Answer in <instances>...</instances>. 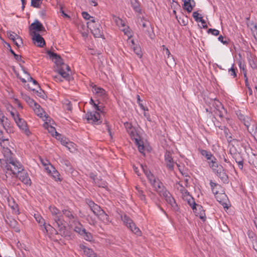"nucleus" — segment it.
Segmentation results:
<instances>
[{"mask_svg":"<svg viewBox=\"0 0 257 257\" xmlns=\"http://www.w3.org/2000/svg\"><path fill=\"white\" fill-rule=\"evenodd\" d=\"M47 129L49 132L52 134V135H54L55 134L56 136H57L59 137H61V135L56 132L54 127L52 126H48Z\"/></svg>","mask_w":257,"mask_h":257,"instance_id":"nucleus-52","label":"nucleus"},{"mask_svg":"<svg viewBox=\"0 0 257 257\" xmlns=\"http://www.w3.org/2000/svg\"><path fill=\"white\" fill-rule=\"evenodd\" d=\"M217 201L219 202L224 208H228L229 202L227 195L224 193H218L215 194Z\"/></svg>","mask_w":257,"mask_h":257,"instance_id":"nucleus-14","label":"nucleus"},{"mask_svg":"<svg viewBox=\"0 0 257 257\" xmlns=\"http://www.w3.org/2000/svg\"><path fill=\"white\" fill-rule=\"evenodd\" d=\"M2 168L6 172V176L17 175V177L24 184L30 186L31 180L26 170L24 169L21 163L16 159H9L7 163L2 161Z\"/></svg>","mask_w":257,"mask_h":257,"instance_id":"nucleus-1","label":"nucleus"},{"mask_svg":"<svg viewBox=\"0 0 257 257\" xmlns=\"http://www.w3.org/2000/svg\"><path fill=\"white\" fill-rule=\"evenodd\" d=\"M49 209L54 220V226H57L61 236H65L67 235L66 226L64 225V219L63 218L62 212L55 206H50Z\"/></svg>","mask_w":257,"mask_h":257,"instance_id":"nucleus-2","label":"nucleus"},{"mask_svg":"<svg viewBox=\"0 0 257 257\" xmlns=\"http://www.w3.org/2000/svg\"><path fill=\"white\" fill-rule=\"evenodd\" d=\"M56 71L66 80L70 81L71 72L70 67L61 62V64H57Z\"/></svg>","mask_w":257,"mask_h":257,"instance_id":"nucleus-6","label":"nucleus"},{"mask_svg":"<svg viewBox=\"0 0 257 257\" xmlns=\"http://www.w3.org/2000/svg\"><path fill=\"white\" fill-rule=\"evenodd\" d=\"M9 110L19 128L23 131L27 136H29L31 133L29 129L27 122L20 117L17 111Z\"/></svg>","mask_w":257,"mask_h":257,"instance_id":"nucleus-3","label":"nucleus"},{"mask_svg":"<svg viewBox=\"0 0 257 257\" xmlns=\"http://www.w3.org/2000/svg\"><path fill=\"white\" fill-rule=\"evenodd\" d=\"M82 16L83 18L86 20H89L91 18V16L89 15V14L86 12H82Z\"/></svg>","mask_w":257,"mask_h":257,"instance_id":"nucleus-64","label":"nucleus"},{"mask_svg":"<svg viewBox=\"0 0 257 257\" xmlns=\"http://www.w3.org/2000/svg\"><path fill=\"white\" fill-rule=\"evenodd\" d=\"M89 20V21H88L87 23V27L88 28H89V24H90V23H93V24L92 25L93 26H94V25H96L97 21H95V19L93 17H91L90 19Z\"/></svg>","mask_w":257,"mask_h":257,"instance_id":"nucleus-63","label":"nucleus"},{"mask_svg":"<svg viewBox=\"0 0 257 257\" xmlns=\"http://www.w3.org/2000/svg\"><path fill=\"white\" fill-rule=\"evenodd\" d=\"M208 163L213 172L218 168L219 166H221V165L218 164L217 159L214 156L208 161Z\"/></svg>","mask_w":257,"mask_h":257,"instance_id":"nucleus-30","label":"nucleus"},{"mask_svg":"<svg viewBox=\"0 0 257 257\" xmlns=\"http://www.w3.org/2000/svg\"><path fill=\"white\" fill-rule=\"evenodd\" d=\"M46 169L49 174H51L52 176L56 181H60L59 173L52 166H50V168L47 167Z\"/></svg>","mask_w":257,"mask_h":257,"instance_id":"nucleus-25","label":"nucleus"},{"mask_svg":"<svg viewBox=\"0 0 257 257\" xmlns=\"http://www.w3.org/2000/svg\"><path fill=\"white\" fill-rule=\"evenodd\" d=\"M255 121L253 119H251L249 117H247L245 121L243 122L244 125L246 126V128L248 127L252 122Z\"/></svg>","mask_w":257,"mask_h":257,"instance_id":"nucleus-57","label":"nucleus"},{"mask_svg":"<svg viewBox=\"0 0 257 257\" xmlns=\"http://www.w3.org/2000/svg\"><path fill=\"white\" fill-rule=\"evenodd\" d=\"M8 45L10 47V51L13 55L15 59L18 61H21L22 57L21 56L16 54L15 52L11 49L10 44H8Z\"/></svg>","mask_w":257,"mask_h":257,"instance_id":"nucleus-54","label":"nucleus"},{"mask_svg":"<svg viewBox=\"0 0 257 257\" xmlns=\"http://www.w3.org/2000/svg\"><path fill=\"white\" fill-rule=\"evenodd\" d=\"M194 213L197 216H199V218L203 221H205L206 220V216L205 213V211L203 210V207L201 205H198L196 207L194 208V210H193Z\"/></svg>","mask_w":257,"mask_h":257,"instance_id":"nucleus-19","label":"nucleus"},{"mask_svg":"<svg viewBox=\"0 0 257 257\" xmlns=\"http://www.w3.org/2000/svg\"><path fill=\"white\" fill-rule=\"evenodd\" d=\"M132 45L131 47L133 48L134 52L137 55L139 58H141L142 56V52L141 51V47L138 45H135L134 40H131Z\"/></svg>","mask_w":257,"mask_h":257,"instance_id":"nucleus-32","label":"nucleus"},{"mask_svg":"<svg viewBox=\"0 0 257 257\" xmlns=\"http://www.w3.org/2000/svg\"><path fill=\"white\" fill-rule=\"evenodd\" d=\"M238 118L243 122L248 116H245L242 114L240 111H238L236 113Z\"/></svg>","mask_w":257,"mask_h":257,"instance_id":"nucleus-58","label":"nucleus"},{"mask_svg":"<svg viewBox=\"0 0 257 257\" xmlns=\"http://www.w3.org/2000/svg\"><path fill=\"white\" fill-rule=\"evenodd\" d=\"M145 175L149 180L150 183H152L154 180H156L154 175L150 171H146L145 172Z\"/></svg>","mask_w":257,"mask_h":257,"instance_id":"nucleus-45","label":"nucleus"},{"mask_svg":"<svg viewBox=\"0 0 257 257\" xmlns=\"http://www.w3.org/2000/svg\"><path fill=\"white\" fill-rule=\"evenodd\" d=\"M125 129L132 140H134L136 143L138 142V138H140L135 128L132 123L126 122L124 123Z\"/></svg>","mask_w":257,"mask_h":257,"instance_id":"nucleus-10","label":"nucleus"},{"mask_svg":"<svg viewBox=\"0 0 257 257\" xmlns=\"http://www.w3.org/2000/svg\"><path fill=\"white\" fill-rule=\"evenodd\" d=\"M138 143H136L138 147V149H139V151L142 153L143 151L144 150V146L143 145L141 144V142L139 139V138H138Z\"/></svg>","mask_w":257,"mask_h":257,"instance_id":"nucleus-61","label":"nucleus"},{"mask_svg":"<svg viewBox=\"0 0 257 257\" xmlns=\"http://www.w3.org/2000/svg\"><path fill=\"white\" fill-rule=\"evenodd\" d=\"M213 105L215 106L216 110L218 109H222L223 110L224 112H226V110L224 109L223 106L219 100L215 99L214 100Z\"/></svg>","mask_w":257,"mask_h":257,"instance_id":"nucleus-44","label":"nucleus"},{"mask_svg":"<svg viewBox=\"0 0 257 257\" xmlns=\"http://www.w3.org/2000/svg\"><path fill=\"white\" fill-rule=\"evenodd\" d=\"M131 6L133 8L134 10L139 14L141 13V9L140 6V4L137 0H130Z\"/></svg>","mask_w":257,"mask_h":257,"instance_id":"nucleus-35","label":"nucleus"},{"mask_svg":"<svg viewBox=\"0 0 257 257\" xmlns=\"http://www.w3.org/2000/svg\"><path fill=\"white\" fill-rule=\"evenodd\" d=\"M85 118L88 122L93 124L98 125L101 122L99 113L96 111H88L85 114Z\"/></svg>","mask_w":257,"mask_h":257,"instance_id":"nucleus-8","label":"nucleus"},{"mask_svg":"<svg viewBox=\"0 0 257 257\" xmlns=\"http://www.w3.org/2000/svg\"><path fill=\"white\" fill-rule=\"evenodd\" d=\"M8 144V143L7 144L6 143H5V144H3V146H1L3 148L2 152L4 154V157L5 158V159H0V165L2 168V161H4L5 162H6L7 163V161L9 159H15V158H13L11 156V155H12L11 151L10 150V149H9L7 147Z\"/></svg>","mask_w":257,"mask_h":257,"instance_id":"nucleus-13","label":"nucleus"},{"mask_svg":"<svg viewBox=\"0 0 257 257\" xmlns=\"http://www.w3.org/2000/svg\"><path fill=\"white\" fill-rule=\"evenodd\" d=\"M228 73L230 76H232L233 78L236 77V69L234 68V64H232L231 68L228 69Z\"/></svg>","mask_w":257,"mask_h":257,"instance_id":"nucleus-56","label":"nucleus"},{"mask_svg":"<svg viewBox=\"0 0 257 257\" xmlns=\"http://www.w3.org/2000/svg\"><path fill=\"white\" fill-rule=\"evenodd\" d=\"M230 153L231 155L232 158L235 160V162L240 161L243 160V159L242 157L241 153L235 150L234 152L232 151V149H230Z\"/></svg>","mask_w":257,"mask_h":257,"instance_id":"nucleus-31","label":"nucleus"},{"mask_svg":"<svg viewBox=\"0 0 257 257\" xmlns=\"http://www.w3.org/2000/svg\"><path fill=\"white\" fill-rule=\"evenodd\" d=\"M138 23L142 27V31L147 35L151 39H153L155 36L151 22L144 18L138 19Z\"/></svg>","mask_w":257,"mask_h":257,"instance_id":"nucleus-4","label":"nucleus"},{"mask_svg":"<svg viewBox=\"0 0 257 257\" xmlns=\"http://www.w3.org/2000/svg\"><path fill=\"white\" fill-rule=\"evenodd\" d=\"M97 216L98 218L105 223L109 222V217L108 215L102 210Z\"/></svg>","mask_w":257,"mask_h":257,"instance_id":"nucleus-33","label":"nucleus"},{"mask_svg":"<svg viewBox=\"0 0 257 257\" xmlns=\"http://www.w3.org/2000/svg\"><path fill=\"white\" fill-rule=\"evenodd\" d=\"M43 0H31V6L34 8H39L40 7Z\"/></svg>","mask_w":257,"mask_h":257,"instance_id":"nucleus-46","label":"nucleus"},{"mask_svg":"<svg viewBox=\"0 0 257 257\" xmlns=\"http://www.w3.org/2000/svg\"><path fill=\"white\" fill-rule=\"evenodd\" d=\"M159 195L163 197L165 200H166V202L169 204L172 209L174 211H177L178 209V205L171 195V194L170 193L169 191H168L166 189L164 190L161 191L159 192Z\"/></svg>","mask_w":257,"mask_h":257,"instance_id":"nucleus-7","label":"nucleus"},{"mask_svg":"<svg viewBox=\"0 0 257 257\" xmlns=\"http://www.w3.org/2000/svg\"><path fill=\"white\" fill-rule=\"evenodd\" d=\"M195 2L192 0L190 1V2H187V4L186 5L185 3H184V9L186 10L188 13H190L193 8L195 7Z\"/></svg>","mask_w":257,"mask_h":257,"instance_id":"nucleus-37","label":"nucleus"},{"mask_svg":"<svg viewBox=\"0 0 257 257\" xmlns=\"http://www.w3.org/2000/svg\"><path fill=\"white\" fill-rule=\"evenodd\" d=\"M165 161L168 169L171 171L173 170L174 162L171 154L169 152H167L165 155Z\"/></svg>","mask_w":257,"mask_h":257,"instance_id":"nucleus-18","label":"nucleus"},{"mask_svg":"<svg viewBox=\"0 0 257 257\" xmlns=\"http://www.w3.org/2000/svg\"><path fill=\"white\" fill-rule=\"evenodd\" d=\"M55 227H57V226H54V225L53 226L49 224H46V223H45V225H44L43 226L42 229L43 230L44 232H46L47 233H53V231H55L56 234H60L59 231L58 230V231H57Z\"/></svg>","mask_w":257,"mask_h":257,"instance_id":"nucleus-23","label":"nucleus"},{"mask_svg":"<svg viewBox=\"0 0 257 257\" xmlns=\"http://www.w3.org/2000/svg\"><path fill=\"white\" fill-rule=\"evenodd\" d=\"M94 183L99 187L105 188L107 186L106 182L99 178L96 179Z\"/></svg>","mask_w":257,"mask_h":257,"instance_id":"nucleus-43","label":"nucleus"},{"mask_svg":"<svg viewBox=\"0 0 257 257\" xmlns=\"http://www.w3.org/2000/svg\"><path fill=\"white\" fill-rule=\"evenodd\" d=\"M90 86L92 88V91L99 96H104L106 94L105 90L101 87H97L96 85L92 83Z\"/></svg>","mask_w":257,"mask_h":257,"instance_id":"nucleus-22","label":"nucleus"},{"mask_svg":"<svg viewBox=\"0 0 257 257\" xmlns=\"http://www.w3.org/2000/svg\"><path fill=\"white\" fill-rule=\"evenodd\" d=\"M113 20L115 22L116 25L119 28H123L125 27L126 25L124 21L120 18L116 16H113Z\"/></svg>","mask_w":257,"mask_h":257,"instance_id":"nucleus-38","label":"nucleus"},{"mask_svg":"<svg viewBox=\"0 0 257 257\" xmlns=\"http://www.w3.org/2000/svg\"><path fill=\"white\" fill-rule=\"evenodd\" d=\"M249 65L252 69H257V58L252 55L247 57Z\"/></svg>","mask_w":257,"mask_h":257,"instance_id":"nucleus-29","label":"nucleus"},{"mask_svg":"<svg viewBox=\"0 0 257 257\" xmlns=\"http://www.w3.org/2000/svg\"><path fill=\"white\" fill-rule=\"evenodd\" d=\"M152 185L155 188L156 191L159 194V192L166 189V187L159 180H154V182L151 183Z\"/></svg>","mask_w":257,"mask_h":257,"instance_id":"nucleus-21","label":"nucleus"},{"mask_svg":"<svg viewBox=\"0 0 257 257\" xmlns=\"http://www.w3.org/2000/svg\"><path fill=\"white\" fill-rule=\"evenodd\" d=\"M137 103H138L139 106L142 109H143L144 111H148V108L147 107H145L143 104L141 102L142 100L141 99V97L140 95H137Z\"/></svg>","mask_w":257,"mask_h":257,"instance_id":"nucleus-50","label":"nucleus"},{"mask_svg":"<svg viewBox=\"0 0 257 257\" xmlns=\"http://www.w3.org/2000/svg\"><path fill=\"white\" fill-rule=\"evenodd\" d=\"M218 40L220 41L224 45H228V40L225 38L223 37L222 36L220 35L218 37Z\"/></svg>","mask_w":257,"mask_h":257,"instance_id":"nucleus-59","label":"nucleus"},{"mask_svg":"<svg viewBox=\"0 0 257 257\" xmlns=\"http://www.w3.org/2000/svg\"><path fill=\"white\" fill-rule=\"evenodd\" d=\"M8 120V118L4 115L3 113L2 112L0 113V123L1 125L5 128V125H6V121Z\"/></svg>","mask_w":257,"mask_h":257,"instance_id":"nucleus-49","label":"nucleus"},{"mask_svg":"<svg viewBox=\"0 0 257 257\" xmlns=\"http://www.w3.org/2000/svg\"><path fill=\"white\" fill-rule=\"evenodd\" d=\"M208 33H211L214 36H218L219 34V31L215 29H209L207 31Z\"/></svg>","mask_w":257,"mask_h":257,"instance_id":"nucleus-60","label":"nucleus"},{"mask_svg":"<svg viewBox=\"0 0 257 257\" xmlns=\"http://www.w3.org/2000/svg\"><path fill=\"white\" fill-rule=\"evenodd\" d=\"M121 218L124 225L130 229L131 231L137 235H141V231L140 229L136 225L131 218L126 214L121 215Z\"/></svg>","mask_w":257,"mask_h":257,"instance_id":"nucleus-5","label":"nucleus"},{"mask_svg":"<svg viewBox=\"0 0 257 257\" xmlns=\"http://www.w3.org/2000/svg\"><path fill=\"white\" fill-rule=\"evenodd\" d=\"M200 17H201L200 15L197 12H194L193 13V17L196 22H199Z\"/></svg>","mask_w":257,"mask_h":257,"instance_id":"nucleus-62","label":"nucleus"},{"mask_svg":"<svg viewBox=\"0 0 257 257\" xmlns=\"http://www.w3.org/2000/svg\"><path fill=\"white\" fill-rule=\"evenodd\" d=\"M80 248L82 249L84 252V253L87 255L88 257H96V254L93 251V250L86 246L84 244H80Z\"/></svg>","mask_w":257,"mask_h":257,"instance_id":"nucleus-26","label":"nucleus"},{"mask_svg":"<svg viewBox=\"0 0 257 257\" xmlns=\"http://www.w3.org/2000/svg\"><path fill=\"white\" fill-rule=\"evenodd\" d=\"M63 217L65 216L67 221L69 222L75 221L76 219V216L74 214L72 211L70 209H64L62 210Z\"/></svg>","mask_w":257,"mask_h":257,"instance_id":"nucleus-17","label":"nucleus"},{"mask_svg":"<svg viewBox=\"0 0 257 257\" xmlns=\"http://www.w3.org/2000/svg\"><path fill=\"white\" fill-rule=\"evenodd\" d=\"M31 35H32V32H42L45 31V28L43 25L38 20H36L29 27Z\"/></svg>","mask_w":257,"mask_h":257,"instance_id":"nucleus-15","label":"nucleus"},{"mask_svg":"<svg viewBox=\"0 0 257 257\" xmlns=\"http://www.w3.org/2000/svg\"><path fill=\"white\" fill-rule=\"evenodd\" d=\"M47 53L50 58H51L53 60H55V62L56 65L60 64H61V62H62V59L59 55L50 51H48Z\"/></svg>","mask_w":257,"mask_h":257,"instance_id":"nucleus-27","label":"nucleus"},{"mask_svg":"<svg viewBox=\"0 0 257 257\" xmlns=\"http://www.w3.org/2000/svg\"><path fill=\"white\" fill-rule=\"evenodd\" d=\"M86 203L89 206L91 210L93 212V213L97 216L102 210V209L101 207L95 204L93 201L91 200L87 199L86 200Z\"/></svg>","mask_w":257,"mask_h":257,"instance_id":"nucleus-16","label":"nucleus"},{"mask_svg":"<svg viewBox=\"0 0 257 257\" xmlns=\"http://www.w3.org/2000/svg\"><path fill=\"white\" fill-rule=\"evenodd\" d=\"M74 230L79 234L81 235H82L83 234L85 231V229L83 227L82 224L80 223L79 221H74Z\"/></svg>","mask_w":257,"mask_h":257,"instance_id":"nucleus-24","label":"nucleus"},{"mask_svg":"<svg viewBox=\"0 0 257 257\" xmlns=\"http://www.w3.org/2000/svg\"><path fill=\"white\" fill-rule=\"evenodd\" d=\"M136 188L137 191V194L138 196L140 197V198L142 200L145 201L146 200V196L144 194L143 190L140 189V188L138 187H136Z\"/></svg>","mask_w":257,"mask_h":257,"instance_id":"nucleus-47","label":"nucleus"},{"mask_svg":"<svg viewBox=\"0 0 257 257\" xmlns=\"http://www.w3.org/2000/svg\"><path fill=\"white\" fill-rule=\"evenodd\" d=\"M185 198L187 200L188 204L193 210H194V208L199 205L195 203L194 198L190 195Z\"/></svg>","mask_w":257,"mask_h":257,"instance_id":"nucleus-39","label":"nucleus"},{"mask_svg":"<svg viewBox=\"0 0 257 257\" xmlns=\"http://www.w3.org/2000/svg\"><path fill=\"white\" fill-rule=\"evenodd\" d=\"M238 66H239V67L240 70L243 72V73L247 72V70L246 69V65H245L244 62H242L240 60L239 61H238Z\"/></svg>","mask_w":257,"mask_h":257,"instance_id":"nucleus-53","label":"nucleus"},{"mask_svg":"<svg viewBox=\"0 0 257 257\" xmlns=\"http://www.w3.org/2000/svg\"><path fill=\"white\" fill-rule=\"evenodd\" d=\"M121 30L124 32V34L126 35L128 37H132V33L130 31V29L127 26H125V27H123Z\"/></svg>","mask_w":257,"mask_h":257,"instance_id":"nucleus-55","label":"nucleus"},{"mask_svg":"<svg viewBox=\"0 0 257 257\" xmlns=\"http://www.w3.org/2000/svg\"><path fill=\"white\" fill-rule=\"evenodd\" d=\"M32 39L34 43L39 47H43L45 45L44 38L38 33L35 31L32 32Z\"/></svg>","mask_w":257,"mask_h":257,"instance_id":"nucleus-12","label":"nucleus"},{"mask_svg":"<svg viewBox=\"0 0 257 257\" xmlns=\"http://www.w3.org/2000/svg\"><path fill=\"white\" fill-rule=\"evenodd\" d=\"M82 236H83V238L85 240L88 241H91L93 239V236L91 233L89 232H87L86 230Z\"/></svg>","mask_w":257,"mask_h":257,"instance_id":"nucleus-48","label":"nucleus"},{"mask_svg":"<svg viewBox=\"0 0 257 257\" xmlns=\"http://www.w3.org/2000/svg\"><path fill=\"white\" fill-rule=\"evenodd\" d=\"M93 23L89 24V29L91 30L92 34L96 38H101L103 35L102 27L98 22L97 21L96 25L93 26Z\"/></svg>","mask_w":257,"mask_h":257,"instance_id":"nucleus-9","label":"nucleus"},{"mask_svg":"<svg viewBox=\"0 0 257 257\" xmlns=\"http://www.w3.org/2000/svg\"><path fill=\"white\" fill-rule=\"evenodd\" d=\"M199 151L200 154L203 156H204L208 161L214 157L213 155L210 152L205 150L199 149Z\"/></svg>","mask_w":257,"mask_h":257,"instance_id":"nucleus-36","label":"nucleus"},{"mask_svg":"<svg viewBox=\"0 0 257 257\" xmlns=\"http://www.w3.org/2000/svg\"><path fill=\"white\" fill-rule=\"evenodd\" d=\"M47 53L50 58H51L53 60H55V62L56 65L60 64H61V62H62V59L59 55L50 51H48Z\"/></svg>","mask_w":257,"mask_h":257,"instance_id":"nucleus-28","label":"nucleus"},{"mask_svg":"<svg viewBox=\"0 0 257 257\" xmlns=\"http://www.w3.org/2000/svg\"><path fill=\"white\" fill-rule=\"evenodd\" d=\"M9 38L12 40L14 44L19 47L21 44L22 43V39L19 37V36L16 34L14 32H10L8 33Z\"/></svg>","mask_w":257,"mask_h":257,"instance_id":"nucleus-20","label":"nucleus"},{"mask_svg":"<svg viewBox=\"0 0 257 257\" xmlns=\"http://www.w3.org/2000/svg\"><path fill=\"white\" fill-rule=\"evenodd\" d=\"M0 145L1 146H3V144L6 143H8L9 140L8 139H5L3 136V132L0 130Z\"/></svg>","mask_w":257,"mask_h":257,"instance_id":"nucleus-51","label":"nucleus"},{"mask_svg":"<svg viewBox=\"0 0 257 257\" xmlns=\"http://www.w3.org/2000/svg\"><path fill=\"white\" fill-rule=\"evenodd\" d=\"M210 185L211 188L212 192L215 194H217L218 189L221 188V186L217 183H214L212 180L210 181Z\"/></svg>","mask_w":257,"mask_h":257,"instance_id":"nucleus-42","label":"nucleus"},{"mask_svg":"<svg viewBox=\"0 0 257 257\" xmlns=\"http://www.w3.org/2000/svg\"><path fill=\"white\" fill-rule=\"evenodd\" d=\"M178 185L180 187H178V189L179 190L180 193L182 194V195L184 198L190 195L189 192L187 190H186L185 188V187L182 185V184L178 183Z\"/></svg>","mask_w":257,"mask_h":257,"instance_id":"nucleus-40","label":"nucleus"},{"mask_svg":"<svg viewBox=\"0 0 257 257\" xmlns=\"http://www.w3.org/2000/svg\"><path fill=\"white\" fill-rule=\"evenodd\" d=\"M34 217L37 222L40 224V225L43 227L44 225H45L46 222L45 219L42 217L39 214H35Z\"/></svg>","mask_w":257,"mask_h":257,"instance_id":"nucleus-41","label":"nucleus"},{"mask_svg":"<svg viewBox=\"0 0 257 257\" xmlns=\"http://www.w3.org/2000/svg\"><path fill=\"white\" fill-rule=\"evenodd\" d=\"M248 132L251 135V136H253L257 133V123L255 121L252 122L251 125L247 128Z\"/></svg>","mask_w":257,"mask_h":257,"instance_id":"nucleus-34","label":"nucleus"},{"mask_svg":"<svg viewBox=\"0 0 257 257\" xmlns=\"http://www.w3.org/2000/svg\"><path fill=\"white\" fill-rule=\"evenodd\" d=\"M213 172L216 174L223 183H228V175L226 174L225 170L222 165L219 166Z\"/></svg>","mask_w":257,"mask_h":257,"instance_id":"nucleus-11","label":"nucleus"}]
</instances>
